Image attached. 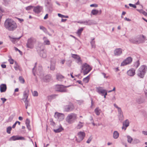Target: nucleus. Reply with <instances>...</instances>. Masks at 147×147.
I'll return each instance as SVG.
<instances>
[{"label":"nucleus","instance_id":"nucleus-48","mask_svg":"<svg viewBox=\"0 0 147 147\" xmlns=\"http://www.w3.org/2000/svg\"><path fill=\"white\" fill-rule=\"evenodd\" d=\"M33 7L34 6L30 5L26 7L25 8L26 10H28L32 9Z\"/></svg>","mask_w":147,"mask_h":147},{"label":"nucleus","instance_id":"nucleus-51","mask_svg":"<svg viewBox=\"0 0 147 147\" xmlns=\"http://www.w3.org/2000/svg\"><path fill=\"white\" fill-rule=\"evenodd\" d=\"M92 139V137L91 136H90L89 138L88 139L87 141H86V142L87 143H89L91 141Z\"/></svg>","mask_w":147,"mask_h":147},{"label":"nucleus","instance_id":"nucleus-32","mask_svg":"<svg viewBox=\"0 0 147 147\" xmlns=\"http://www.w3.org/2000/svg\"><path fill=\"white\" fill-rule=\"evenodd\" d=\"M123 125H125V127H127L129 126V121L127 119L123 123Z\"/></svg>","mask_w":147,"mask_h":147},{"label":"nucleus","instance_id":"nucleus-31","mask_svg":"<svg viewBox=\"0 0 147 147\" xmlns=\"http://www.w3.org/2000/svg\"><path fill=\"white\" fill-rule=\"evenodd\" d=\"M98 12L99 11L98 10L93 9L91 11V14H92L94 15H96Z\"/></svg>","mask_w":147,"mask_h":147},{"label":"nucleus","instance_id":"nucleus-36","mask_svg":"<svg viewBox=\"0 0 147 147\" xmlns=\"http://www.w3.org/2000/svg\"><path fill=\"white\" fill-rule=\"evenodd\" d=\"M136 101L139 104L142 103L144 102V100L141 98H138L137 100Z\"/></svg>","mask_w":147,"mask_h":147},{"label":"nucleus","instance_id":"nucleus-64","mask_svg":"<svg viewBox=\"0 0 147 147\" xmlns=\"http://www.w3.org/2000/svg\"><path fill=\"white\" fill-rule=\"evenodd\" d=\"M125 20L128 21H131L130 19L126 17L125 18Z\"/></svg>","mask_w":147,"mask_h":147},{"label":"nucleus","instance_id":"nucleus-49","mask_svg":"<svg viewBox=\"0 0 147 147\" xmlns=\"http://www.w3.org/2000/svg\"><path fill=\"white\" fill-rule=\"evenodd\" d=\"M17 123H18V125H20V122L19 121H17L16 122L13 124V125L12 126V128H14L16 126V124Z\"/></svg>","mask_w":147,"mask_h":147},{"label":"nucleus","instance_id":"nucleus-11","mask_svg":"<svg viewBox=\"0 0 147 147\" xmlns=\"http://www.w3.org/2000/svg\"><path fill=\"white\" fill-rule=\"evenodd\" d=\"M122 53V50L121 48H117L114 51V54L115 56H119Z\"/></svg>","mask_w":147,"mask_h":147},{"label":"nucleus","instance_id":"nucleus-58","mask_svg":"<svg viewBox=\"0 0 147 147\" xmlns=\"http://www.w3.org/2000/svg\"><path fill=\"white\" fill-rule=\"evenodd\" d=\"M1 99L3 103H4L7 100L6 99L3 98H1Z\"/></svg>","mask_w":147,"mask_h":147},{"label":"nucleus","instance_id":"nucleus-15","mask_svg":"<svg viewBox=\"0 0 147 147\" xmlns=\"http://www.w3.org/2000/svg\"><path fill=\"white\" fill-rule=\"evenodd\" d=\"M33 11L36 13H39L42 11V7L41 6H37L36 7H34Z\"/></svg>","mask_w":147,"mask_h":147},{"label":"nucleus","instance_id":"nucleus-23","mask_svg":"<svg viewBox=\"0 0 147 147\" xmlns=\"http://www.w3.org/2000/svg\"><path fill=\"white\" fill-rule=\"evenodd\" d=\"M63 130V128L62 127L61 125H60L58 128L54 129H53V131L55 133H57L60 132Z\"/></svg>","mask_w":147,"mask_h":147},{"label":"nucleus","instance_id":"nucleus-59","mask_svg":"<svg viewBox=\"0 0 147 147\" xmlns=\"http://www.w3.org/2000/svg\"><path fill=\"white\" fill-rule=\"evenodd\" d=\"M137 10L140 12V13H143V12L144 11L143 9H137Z\"/></svg>","mask_w":147,"mask_h":147},{"label":"nucleus","instance_id":"nucleus-63","mask_svg":"<svg viewBox=\"0 0 147 147\" xmlns=\"http://www.w3.org/2000/svg\"><path fill=\"white\" fill-rule=\"evenodd\" d=\"M18 20L20 21L21 22H23L24 21V20L23 19H20L19 18H18Z\"/></svg>","mask_w":147,"mask_h":147},{"label":"nucleus","instance_id":"nucleus-2","mask_svg":"<svg viewBox=\"0 0 147 147\" xmlns=\"http://www.w3.org/2000/svg\"><path fill=\"white\" fill-rule=\"evenodd\" d=\"M77 115L74 113H71L69 114L66 118V122L69 124L73 123L77 119Z\"/></svg>","mask_w":147,"mask_h":147},{"label":"nucleus","instance_id":"nucleus-1","mask_svg":"<svg viewBox=\"0 0 147 147\" xmlns=\"http://www.w3.org/2000/svg\"><path fill=\"white\" fill-rule=\"evenodd\" d=\"M4 26L7 30L9 31L15 30L17 27V25L16 22L11 19H7L6 20Z\"/></svg>","mask_w":147,"mask_h":147},{"label":"nucleus","instance_id":"nucleus-12","mask_svg":"<svg viewBox=\"0 0 147 147\" xmlns=\"http://www.w3.org/2000/svg\"><path fill=\"white\" fill-rule=\"evenodd\" d=\"M96 91L99 94L103 96L106 90L103 89L101 87H96Z\"/></svg>","mask_w":147,"mask_h":147},{"label":"nucleus","instance_id":"nucleus-7","mask_svg":"<svg viewBox=\"0 0 147 147\" xmlns=\"http://www.w3.org/2000/svg\"><path fill=\"white\" fill-rule=\"evenodd\" d=\"M78 139H76V141L77 142H80L83 140L86 134L84 132L80 131L78 133Z\"/></svg>","mask_w":147,"mask_h":147},{"label":"nucleus","instance_id":"nucleus-21","mask_svg":"<svg viewBox=\"0 0 147 147\" xmlns=\"http://www.w3.org/2000/svg\"><path fill=\"white\" fill-rule=\"evenodd\" d=\"M118 111L119 114V119L120 120H122L123 116V113L122 112L120 108L118 109Z\"/></svg>","mask_w":147,"mask_h":147},{"label":"nucleus","instance_id":"nucleus-29","mask_svg":"<svg viewBox=\"0 0 147 147\" xmlns=\"http://www.w3.org/2000/svg\"><path fill=\"white\" fill-rule=\"evenodd\" d=\"M43 38L44 40V44L46 45H49L50 44V42L47 39V38L46 37H44Z\"/></svg>","mask_w":147,"mask_h":147},{"label":"nucleus","instance_id":"nucleus-16","mask_svg":"<svg viewBox=\"0 0 147 147\" xmlns=\"http://www.w3.org/2000/svg\"><path fill=\"white\" fill-rule=\"evenodd\" d=\"M7 87L5 84H1L0 86V91L1 92H5L7 90Z\"/></svg>","mask_w":147,"mask_h":147},{"label":"nucleus","instance_id":"nucleus-40","mask_svg":"<svg viewBox=\"0 0 147 147\" xmlns=\"http://www.w3.org/2000/svg\"><path fill=\"white\" fill-rule=\"evenodd\" d=\"M19 80L20 82L22 84H24L25 82L24 79L21 76H20L19 77Z\"/></svg>","mask_w":147,"mask_h":147},{"label":"nucleus","instance_id":"nucleus-33","mask_svg":"<svg viewBox=\"0 0 147 147\" xmlns=\"http://www.w3.org/2000/svg\"><path fill=\"white\" fill-rule=\"evenodd\" d=\"M57 95L54 94L49 96H48V99L49 100H51L52 99L55 98Z\"/></svg>","mask_w":147,"mask_h":147},{"label":"nucleus","instance_id":"nucleus-27","mask_svg":"<svg viewBox=\"0 0 147 147\" xmlns=\"http://www.w3.org/2000/svg\"><path fill=\"white\" fill-rule=\"evenodd\" d=\"M84 125V123L79 122L78 124L76 127V128L77 129H80Z\"/></svg>","mask_w":147,"mask_h":147},{"label":"nucleus","instance_id":"nucleus-44","mask_svg":"<svg viewBox=\"0 0 147 147\" xmlns=\"http://www.w3.org/2000/svg\"><path fill=\"white\" fill-rule=\"evenodd\" d=\"M83 81L85 83H88L89 81L88 76L86 77L85 78H84L83 79Z\"/></svg>","mask_w":147,"mask_h":147},{"label":"nucleus","instance_id":"nucleus-17","mask_svg":"<svg viewBox=\"0 0 147 147\" xmlns=\"http://www.w3.org/2000/svg\"><path fill=\"white\" fill-rule=\"evenodd\" d=\"M56 61L54 59L51 60V61L50 69L51 70H54L55 68Z\"/></svg>","mask_w":147,"mask_h":147},{"label":"nucleus","instance_id":"nucleus-60","mask_svg":"<svg viewBox=\"0 0 147 147\" xmlns=\"http://www.w3.org/2000/svg\"><path fill=\"white\" fill-rule=\"evenodd\" d=\"M30 121L28 119H27L26 121V125L30 124Z\"/></svg>","mask_w":147,"mask_h":147},{"label":"nucleus","instance_id":"nucleus-5","mask_svg":"<svg viewBox=\"0 0 147 147\" xmlns=\"http://www.w3.org/2000/svg\"><path fill=\"white\" fill-rule=\"evenodd\" d=\"M70 86H65L61 85H57L55 86V89L57 91L61 92H66L67 91V90L65 88Z\"/></svg>","mask_w":147,"mask_h":147},{"label":"nucleus","instance_id":"nucleus-34","mask_svg":"<svg viewBox=\"0 0 147 147\" xmlns=\"http://www.w3.org/2000/svg\"><path fill=\"white\" fill-rule=\"evenodd\" d=\"M83 28H81L78 30L77 32V34H78L79 36H80L81 33L83 31Z\"/></svg>","mask_w":147,"mask_h":147},{"label":"nucleus","instance_id":"nucleus-26","mask_svg":"<svg viewBox=\"0 0 147 147\" xmlns=\"http://www.w3.org/2000/svg\"><path fill=\"white\" fill-rule=\"evenodd\" d=\"M138 76L140 78H143L144 77L145 74L143 73L139 70H138L137 72Z\"/></svg>","mask_w":147,"mask_h":147},{"label":"nucleus","instance_id":"nucleus-45","mask_svg":"<svg viewBox=\"0 0 147 147\" xmlns=\"http://www.w3.org/2000/svg\"><path fill=\"white\" fill-rule=\"evenodd\" d=\"M10 1L11 0H3V4L5 5H7L9 4Z\"/></svg>","mask_w":147,"mask_h":147},{"label":"nucleus","instance_id":"nucleus-25","mask_svg":"<svg viewBox=\"0 0 147 147\" xmlns=\"http://www.w3.org/2000/svg\"><path fill=\"white\" fill-rule=\"evenodd\" d=\"M57 79L58 80L60 81H62L64 78V77L61 74H57L56 75Z\"/></svg>","mask_w":147,"mask_h":147},{"label":"nucleus","instance_id":"nucleus-30","mask_svg":"<svg viewBox=\"0 0 147 147\" xmlns=\"http://www.w3.org/2000/svg\"><path fill=\"white\" fill-rule=\"evenodd\" d=\"M119 135V133L117 131H115L113 133V137L115 139H117Z\"/></svg>","mask_w":147,"mask_h":147},{"label":"nucleus","instance_id":"nucleus-9","mask_svg":"<svg viewBox=\"0 0 147 147\" xmlns=\"http://www.w3.org/2000/svg\"><path fill=\"white\" fill-rule=\"evenodd\" d=\"M71 57L76 60V62L79 64H82V61L79 55L76 54H71Z\"/></svg>","mask_w":147,"mask_h":147},{"label":"nucleus","instance_id":"nucleus-38","mask_svg":"<svg viewBox=\"0 0 147 147\" xmlns=\"http://www.w3.org/2000/svg\"><path fill=\"white\" fill-rule=\"evenodd\" d=\"M25 103V105L26 107V109H27L28 106H30V105L29 104V102L28 100H25L24 101Z\"/></svg>","mask_w":147,"mask_h":147},{"label":"nucleus","instance_id":"nucleus-37","mask_svg":"<svg viewBox=\"0 0 147 147\" xmlns=\"http://www.w3.org/2000/svg\"><path fill=\"white\" fill-rule=\"evenodd\" d=\"M127 138L128 142L129 143H131L133 140L132 138L129 136H127Z\"/></svg>","mask_w":147,"mask_h":147},{"label":"nucleus","instance_id":"nucleus-13","mask_svg":"<svg viewBox=\"0 0 147 147\" xmlns=\"http://www.w3.org/2000/svg\"><path fill=\"white\" fill-rule=\"evenodd\" d=\"M25 138L23 137H20L19 136H13L9 139V140L15 141L18 140H24Z\"/></svg>","mask_w":147,"mask_h":147},{"label":"nucleus","instance_id":"nucleus-54","mask_svg":"<svg viewBox=\"0 0 147 147\" xmlns=\"http://www.w3.org/2000/svg\"><path fill=\"white\" fill-rule=\"evenodd\" d=\"M129 6L130 7H133L134 8H136V6L135 5L133 4H131V3H129Z\"/></svg>","mask_w":147,"mask_h":147},{"label":"nucleus","instance_id":"nucleus-42","mask_svg":"<svg viewBox=\"0 0 147 147\" xmlns=\"http://www.w3.org/2000/svg\"><path fill=\"white\" fill-rule=\"evenodd\" d=\"M58 15L59 17L61 18H68L69 17L68 16H64L60 13H58Z\"/></svg>","mask_w":147,"mask_h":147},{"label":"nucleus","instance_id":"nucleus-20","mask_svg":"<svg viewBox=\"0 0 147 147\" xmlns=\"http://www.w3.org/2000/svg\"><path fill=\"white\" fill-rule=\"evenodd\" d=\"M95 24L93 20H88L84 21V24L86 25H91Z\"/></svg>","mask_w":147,"mask_h":147},{"label":"nucleus","instance_id":"nucleus-41","mask_svg":"<svg viewBox=\"0 0 147 147\" xmlns=\"http://www.w3.org/2000/svg\"><path fill=\"white\" fill-rule=\"evenodd\" d=\"M140 142V141L138 139H134L132 142L133 144H136L139 143Z\"/></svg>","mask_w":147,"mask_h":147},{"label":"nucleus","instance_id":"nucleus-6","mask_svg":"<svg viewBox=\"0 0 147 147\" xmlns=\"http://www.w3.org/2000/svg\"><path fill=\"white\" fill-rule=\"evenodd\" d=\"M91 70V68L86 63L82 65L81 72H83L84 75L87 74Z\"/></svg>","mask_w":147,"mask_h":147},{"label":"nucleus","instance_id":"nucleus-55","mask_svg":"<svg viewBox=\"0 0 147 147\" xmlns=\"http://www.w3.org/2000/svg\"><path fill=\"white\" fill-rule=\"evenodd\" d=\"M98 6V5L96 4H92L90 5V7H97Z\"/></svg>","mask_w":147,"mask_h":147},{"label":"nucleus","instance_id":"nucleus-43","mask_svg":"<svg viewBox=\"0 0 147 147\" xmlns=\"http://www.w3.org/2000/svg\"><path fill=\"white\" fill-rule=\"evenodd\" d=\"M12 128L11 127L9 126L7 128V132L9 134L11 133V130Z\"/></svg>","mask_w":147,"mask_h":147},{"label":"nucleus","instance_id":"nucleus-56","mask_svg":"<svg viewBox=\"0 0 147 147\" xmlns=\"http://www.w3.org/2000/svg\"><path fill=\"white\" fill-rule=\"evenodd\" d=\"M14 50L16 51H18L20 53H22V52L20 50L18 49L17 48L15 47H14Z\"/></svg>","mask_w":147,"mask_h":147},{"label":"nucleus","instance_id":"nucleus-22","mask_svg":"<svg viewBox=\"0 0 147 147\" xmlns=\"http://www.w3.org/2000/svg\"><path fill=\"white\" fill-rule=\"evenodd\" d=\"M40 55L43 58H45L47 56L46 54L44 49H42L40 52Z\"/></svg>","mask_w":147,"mask_h":147},{"label":"nucleus","instance_id":"nucleus-46","mask_svg":"<svg viewBox=\"0 0 147 147\" xmlns=\"http://www.w3.org/2000/svg\"><path fill=\"white\" fill-rule=\"evenodd\" d=\"M32 95L33 96H37L38 95V93L36 91H34L32 92Z\"/></svg>","mask_w":147,"mask_h":147},{"label":"nucleus","instance_id":"nucleus-35","mask_svg":"<svg viewBox=\"0 0 147 147\" xmlns=\"http://www.w3.org/2000/svg\"><path fill=\"white\" fill-rule=\"evenodd\" d=\"M40 29L43 30L45 33H47V29L44 27L42 26H40Z\"/></svg>","mask_w":147,"mask_h":147},{"label":"nucleus","instance_id":"nucleus-53","mask_svg":"<svg viewBox=\"0 0 147 147\" xmlns=\"http://www.w3.org/2000/svg\"><path fill=\"white\" fill-rule=\"evenodd\" d=\"M37 64V63H35V66L34 67V68L32 69V72H33V75L35 76V71H34V70H35V68L36 67V65Z\"/></svg>","mask_w":147,"mask_h":147},{"label":"nucleus","instance_id":"nucleus-8","mask_svg":"<svg viewBox=\"0 0 147 147\" xmlns=\"http://www.w3.org/2000/svg\"><path fill=\"white\" fill-rule=\"evenodd\" d=\"M54 116L59 121H62L64 118V115L63 114L58 112L55 113Z\"/></svg>","mask_w":147,"mask_h":147},{"label":"nucleus","instance_id":"nucleus-50","mask_svg":"<svg viewBox=\"0 0 147 147\" xmlns=\"http://www.w3.org/2000/svg\"><path fill=\"white\" fill-rule=\"evenodd\" d=\"M15 63L16 64V65L14 66V68L16 70H17L19 69V66L17 65L16 62H15Z\"/></svg>","mask_w":147,"mask_h":147},{"label":"nucleus","instance_id":"nucleus-19","mask_svg":"<svg viewBox=\"0 0 147 147\" xmlns=\"http://www.w3.org/2000/svg\"><path fill=\"white\" fill-rule=\"evenodd\" d=\"M138 70L145 74L147 71V67L145 65H143L140 67Z\"/></svg>","mask_w":147,"mask_h":147},{"label":"nucleus","instance_id":"nucleus-4","mask_svg":"<svg viewBox=\"0 0 147 147\" xmlns=\"http://www.w3.org/2000/svg\"><path fill=\"white\" fill-rule=\"evenodd\" d=\"M36 41V39L33 37H31L28 38L26 45L27 47L30 49H32L34 47V44Z\"/></svg>","mask_w":147,"mask_h":147},{"label":"nucleus","instance_id":"nucleus-28","mask_svg":"<svg viewBox=\"0 0 147 147\" xmlns=\"http://www.w3.org/2000/svg\"><path fill=\"white\" fill-rule=\"evenodd\" d=\"M101 110L98 107L96 108L94 110V112L96 115L98 116L100 115L101 112Z\"/></svg>","mask_w":147,"mask_h":147},{"label":"nucleus","instance_id":"nucleus-24","mask_svg":"<svg viewBox=\"0 0 147 147\" xmlns=\"http://www.w3.org/2000/svg\"><path fill=\"white\" fill-rule=\"evenodd\" d=\"M29 90H26L24 92L23 96L24 98L23 99H25V100H28V95Z\"/></svg>","mask_w":147,"mask_h":147},{"label":"nucleus","instance_id":"nucleus-14","mask_svg":"<svg viewBox=\"0 0 147 147\" xmlns=\"http://www.w3.org/2000/svg\"><path fill=\"white\" fill-rule=\"evenodd\" d=\"M74 109V106L72 104L69 105H66L65 107V111L67 112H69L72 111Z\"/></svg>","mask_w":147,"mask_h":147},{"label":"nucleus","instance_id":"nucleus-18","mask_svg":"<svg viewBox=\"0 0 147 147\" xmlns=\"http://www.w3.org/2000/svg\"><path fill=\"white\" fill-rule=\"evenodd\" d=\"M127 73L129 76H133L135 74V70L134 69H131L127 71Z\"/></svg>","mask_w":147,"mask_h":147},{"label":"nucleus","instance_id":"nucleus-47","mask_svg":"<svg viewBox=\"0 0 147 147\" xmlns=\"http://www.w3.org/2000/svg\"><path fill=\"white\" fill-rule=\"evenodd\" d=\"M140 65L139 61H138L136 62L134 64V66L136 68H137Z\"/></svg>","mask_w":147,"mask_h":147},{"label":"nucleus","instance_id":"nucleus-39","mask_svg":"<svg viewBox=\"0 0 147 147\" xmlns=\"http://www.w3.org/2000/svg\"><path fill=\"white\" fill-rule=\"evenodd\" d=\"M94 38H93L92 39V40L91 42V45L92 47L93 48H95L96 47V46L95 45V41L94 40Z\"/></svg>","mask_w":147,"mask_h":147},{"label":"nucleus","instance_id":"nucleus-52","mask_svg":"<svg viewBox=\"0 0 147 147\" xmlns=\"http://www.w3.org/2000/svg\"><path fill=\"white\" fill-rule=\"evenodd\" d=\"M9 61L11 64H13V63L14 61L12 59H10L8 60Z\"/></svg>","mask_w":147,"mask_h":147},{"label":"nucleus","instance_id":"nucleus-3","mask_svg":"<svg viewBox=\"0 0 147 147\" xmlns=\"http://www.w3.org/2000/svg\"><path fill=\"white\" fill-rule=\"evenodd\" d=\"M142 37L143 39H142L140 36H138L134 38H131L129 39V41L133 43L138 44L142 43L144 41L145 37L144 36L142 35Z\"/></svg>","mask_w":147,"mask_h":147},{"label":"nucleus","instance_id":"nucleus-10","mask_svg":"<svg viewBox=\"0 0 147 147\" xmlns=\"http://www.w3.org/2000/svg\"><path fill=\"white\" fill-rule=\"evenodd\" d=\"M132 58L130 57H129L121 63V65L123 66L128 64L132 62Z\"/></svg>","mask_w":147,"mask_h":147},{"label":"nucleus","instance_id":"nucleus-61","mask_svg":"<svg viewBox=\"0 0 147 147\" xmlns=\"http://www.w3.org/2000/svg\"><path fill=\"white\" fill-rule=\"evenodd\" d=\"M142 133L145 135H147V131H142Z\"/></svg>","mask_w":147,"mask_h":147},{"label":"nucleus","instance_id":"nucleus-62","mask_svg":"<svg viewBox=\"0 0 147 147\" xmlns=\"http://www.w3.org/2000/svg\"><path fill=\"white\" fill-rule=\"evenodd\" d=\"M1 66L2 67V68H4L6 67V66L5 65V64H1Z\"/></svg>","mask_w":147,"mask_h":147},{"label":"nucleus","instance_id":"nucleus-57","mask_svg":"<svg viewBox=\"0 0 147 147\" xmlns=\"http://www.w3.org/2000/svg\"><path fill=\"white\" fill-rule=\"evenodd\" d=\"M26 127L29 130H31L30 126V124H26Z\"/></svg>","mask_w":147,"mask_h":147}]
</instances>
